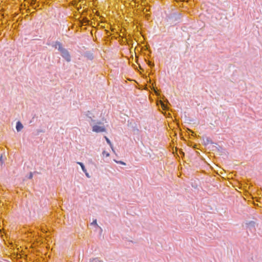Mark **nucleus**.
<instances>
[{
    "mask_svg": "<svg viewBox=\"0 0 262 262\" xmlns=\"http://www.w3.org/2000/svg\"><path fill=\"white\" fill-rule=\"evenodd\" d=\"M148 64H149V65H150V66H151V63H150V62H149Z\"/></svg>",
    "mask_w": 262,
    "mask_h": 262,
    "instance_id": "obj_13",
    "label": "nucleus"
},
{
    "mask_svg": "<svg viewBox=\"0 0 262 262\" xmlns=\"http://www.w3.org/2000/svg\"><path fill=\"white\" fill-rule=\"evenodd\" d=\"M61 56L67 61H70L71 60V57L69 52L66 50L64 49L60 52Z\"/></svg>",
    "mask_w": 262,
    "mask_h": 262,
    "instance_id": "obj_2",
    "label": "nucleus"
},
{
    "mask_svg": "<svg viewBox=\"0 0 262 262\" xmlns=\"http://www.w3.org/2000/svg\"><path fill=\"white\" fill-rule=\"evenodd\" d=\"M78 164H79L80 167H81V169L82 170V171L84 172V173H86V169H85V167H84V165H83V164L81 162H78L77 163Z\"/></svg>",
    "mask_w": 262,
    "mask_h": 262,
    "instance_id": "obj_5",
    "label": "nucleus"
},
{
    "mask_svg": "<svg viewBox=\"0 0 262 262\" xmlns=\"http://www.w3.org/2000/svg\"><path fill=\"white\" fill-rule=\"evenodd\" d=\"M114 161L117 163H119V164H122V165H125L126 164L125 162H123V161H117L116 160H114Z\"/></svg>",
    "mask_w": 262,
    "mask_h": 262,
    "instance_id": "obj_8",
    "label": "nucleus"
},
{
    "mask_svg": "<svg viewBox=\"0 0 262 262\" xmlns=\"http://www.w3.org/2000/svg\"><path fill=\"white\" fill-rule=\"evenodd\" d=\"M91 224L97 225V220H95L94 221H93V222L91 223Z\"/></svg>",
    "mask_w": 262,
    "mask_h": 262,
    "instance_id": "obj_10",
    "label": "nucleus"
},
{
    "mask_svg": "<svg viewBox=\"0 0 262 262\" xmlns=\"http://www.w3.org/2000/svg\"><path fill=\"white\" fill-rule=\"evenodd\" d=\"M56 47L58 48V50L60 52H61L62 50H64V49L62 48L61 44L60 42H57L56 43Z\"/></svg>",
    "mask_w": 262,
    "mask_h": 262,
    "instance_id": "obj_4",
    "label": "nucleus"
},
{
    "mask_svg": "<svg viewBox=\"0 0 262 262\" xmlns=\"http://www.w3.org/2000/svg\"><path fill=\"white\" fill-rule=\"evenodd\" d=\"M85 173L87 177H88V178L90 177L89 173L86 171V173Z\"/></svg>",
    "mask_w": 262,
    "mask_h": 262,
    "instance_id": "obj_12",
    "label": "nucleus"
},
{
    "mask_svg": "<svg viewBox=\"0 0 262 262\" xmlns=\"http://www.w3.org/2000/svg\"><path fill=\"white\" fill-rule=\"evenodd\" d=\"M104 138L105 139L107 143L110 145V146H111V148L112 149V150L114 151V149H113V144H112L111 141L110 140V139L106 137V136H105L104 137Z\"/></svg>",
    "mask_w": 262,
    "mask_h": 262,
    "instance_id": "obj_6",
    "label": "nucleus"
},
{
    "mask_svg": "<svg viewBox=\"0 0 262 262\" xmlns=\"http://www.w3.org/2000/svg\"><path fill=\"white\" fill-rule=\"evenodd\" d=\"M92 130L96 133H101L105 132L106 129L103 124L101 122H99L97 124L94 125L92 126Z\"/></svg>",
    "mask_w": 262,
    "mask_h": 262,
    "instance_id": "obj_1",
    "label": "nucleus"
},
{
    "mask_svg": "<svg viewBox=\"0 0 262 262\" xmlns=\"http://www.w3.org/2000/svg\"><path fill=\"white\" fill-rule=\"evenodd\" d=\"M102 156L103 157H108L110 156V154L107 152V151L104 150L102 152Z\"/></svg>",
    "mask_w": 262,
    "mask_h": 262,
    "instance_id": "obj_7",
    "label": "nucleus"
},
{
    "mask_svg": "<svg viewBox=\"0 0 262 262\" xmlns=\"http://www.w3.org/2000/svg\"><path fill=\"white\" fill-rule=\"evenodd\" d=\"M91 262H103L102 260H100L98 258H94L93 259Z\"/></svg>",
    "mask_w": 262,
    "mask_h": 262,
    "instance_id": "obj_9",
    "label": "nucleus"
},
{
    "mask_svg": "<svg viewBox=\"0 0 262 262\" xmlns=\"http://www.w3.org/2000/svg\"><path fill=\"white\" fill-rule=\"evenodd\" d=\"M23 128V125L20 121L16 123V128L17 132L20 131Z\"/></svg>",
    "mask_w": 262,
    "mask_h": 262,
    "instance_id": "obj_3",
    "label": "nucleus"
},
{
    "mask_svg": "<svg viewBox=\"0 0 262 262\" xmlns=\"http://www.w3.org/2000/svg\"><path fill=\"white\" fill-rule=\"evenodd\" d=\"M162 105L163 108L165 109L166 108V106L164 105V103H162Z\"/></svg>",
    "mask_w": 262,
    "mask_h": 262,
    "instance_id": "obj_11",
    "label": "nucleus"
}]
</instances>
